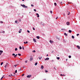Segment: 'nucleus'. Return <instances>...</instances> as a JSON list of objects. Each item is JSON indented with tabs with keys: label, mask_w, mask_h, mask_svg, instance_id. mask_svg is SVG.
Masks as SVG:
<instances>
[{
	"label": "nucleus",
	"mask_w": 80,
	"mask_h": 80,
	"mask_svg": "<svg viewBox=\"0 0 80 80\" xmlns=\"http://www.w3.org/2000/svg\"><path fill=\"white\" fill-rule=\"evenodd\" d=\"M21 6H22V7H23V8H28V7L25 6V5L24 4H21Z\"/></svg>",
	"instance_id": "obj_1"
},
{
	"label": "nucleus",
	"mask_w": 80,
	"mask_h": 80,
	"mask_svg": "<svg viewBox=\"0 0 80 80\" xmlns=\"http://www.w3.org/2000/svg\"><path fill=\"white\" fill-rule=\"evenodd\" d=\"M32 77V75H28L27 76V78H30Z\"/></svg>",
	"instance_id": "obj_2"
},
{
	"label": "nucleus",
	"mask_w": 80,
	"mask_h": 80,
	"mask_svg": "<svg viewBox=\"0 0 80 80\" xmlns=\"http://www.w3.org/2000/svg\"><path fill=\"white\" fill-rule=\"evenodd\" d=\"M33 60V58H30V61L31 62V61H32Z\"/></svg>",
	"instance_id": "obj_3"
},
{
	"label": "nucleus",
	"mask_w": 80,
	"mask_h": 80,
	"mask_svg": "<svg viewBox=\"0 0 80 80\" xmlns=\"http://www.w3.org/2000/svg\"><path fill=\"white\" fill-rule=\"evenodd\" d=\"M49 58H45V61H46V60H49Z\"/></svg>",
	"instance_id": "obj_4"
},
{
	"label": "nucleus",
	"mask_w": 80,
	"mask_h": 80,
	"mask_svg": "<svg viewBox=\"0 0 80 80\" xmlns=\"http://www.w3.org/2000/svg\"><path fill=\"white\" fill-rule=\"evenodd\" d=\"M66 24L67 25H70V22H68L66 23Z\"/></svg>",
	"instance_id": "obj_5"
},
{
	"label": "nucleus",
	"mask_w": 80,
	"mask_h": 80,
	"mask_svg": "<svg viewBox=\"0 0 80 80\" xmlns=\"http://www.w3.org/2000/svg\"><path fill=\"white\" fill-rule=\"evenodd\" d=\"M49 42H50V43H53V41L51 40L49 41Z\"/></svg>",
	"instance_id": "obj_6"
},
{
	"label": "nucleus",
	"mask_w": 80,
	"mask_h": 80,
	"mask_svg": "<svg viewBox=\"0 0 80 80\" xmlns=\"http://www.w3.org/2000/svg\"><path fill=\"white\" fill-rule=\"evenodd\" d=\"M2 53H3V51H0V55H2Z\"/></svg>",
	"instance_id": "obj_7"
},
{
	"label": "nucleus",
	"mask_w": 80,
	"mask_h": 80,
	"mask_svg": "<svg viewBox=\"0 0 80 80\" xmlns=\"http://www.w3.org/2000/svg\"><path fill=\"white\" fill-rule=\"evenodd\" d=\"M22 29H20L19 30V33H21L22 31Z\"/></svg>",
	"instance_id": "obj_8"
},
{
	"label": "nucleus",
	"mask_w": 80,
	"mask_h": 80,
	"mask_svg": "<svg viewBox=\"0 0 80 80\" xmlns=\"http://www.w3.org/2000/svg\"><path fill=\"white\" fill-rule=\"evenodd\" d=\"M8 65V63H6V64L4 66L6 68V67H7V65Z\"/></svg>",
	"instance_id": "obj_9"
},
{
	"label": "nucleus",
	"mask_w": 80,
	"mask_h": 80,
	"mask_svg": "<svg viewBox=\"0 0 80 80\" xmlns=\"http://www.w3.org/2000/svg\"><path fill=\"white\" fill-rule=\"evenodd\" d=\"M60 75H61V76H64V77H65V76H66V75H64V74H61Z\"/></svg>",
	"instance_id": "obj_10"
},
{
	"label": "nucleus",
	"mask_w": 80,
	"mask_h": 80,
	"mask_svg": "<svg viewBox=\"0 0 80 80\" xmlns=\"http://www.w3.org/2000/svg\"><path fill=\"white\" fill-rule=\"evenodd\" d=\"M33 40L34 42H37V41H36V39H33Z\"/></svg>",
	"instance_id": "obj_11"
},
{
	"label": "nucleus",
	"mask_w": 80,
	"mask_h": 80,
	"mask_svg": "<svg viewBox=\"0 0 80 80\" xmlns=\"http://www.w3.org/2000/svg\"><path fill=\"white\" fill-rule=\"evenodd\" d=\"M41 69H43V65H42L41 68Z\"/></svg>",
	"instance_id": "obj_12"
},
{
	"label": "nucleus",
	"mask_w": 80,
	"mask_h": 80,
	"mask_svg": "<svg viewBox=\"0 0 80 80\" xmlns=\"http://www.w3.org/2000/svg\"><path fill=\"white\" fill-rule=\"evenodd\" d=\"M36 15H37V17H40V16H39V14H38V13H37L36 14Z\"/></svg>",
	"instance_id": "obj_13"
},
{
	"label": "nucleus",
	"mask_w": 80,
	"mask_h": 80,
	"mask_svg": "<svg viewBox=\"0 0 80 80\" xmlns=\"http://www.w3.org/2000/svg\"><path fill=\"white\" fill-rule=\"evenodd\" d=\"M77 47L78 48V49H80V47L78 45L77 46Z\"/></svg>",
	"instance_id": "obj_14"
},
{
	"label": "nucleus",
	"mask_w": 80,
	"mask_h": 80,
	"mask_svg": "<svg viewBox=\"0 0 80 80\" xmlns=\"http://www.w3.org/2000/svg\"><path fill=\"white\" fill-rule=\"evenodd\" d=\"M17 65H18H18H14L13 66V67H17Z\"/></svg>",
	"instance_id": "obj_15"
},
{
	"label": "nucleus",
	"mask_w": 80,
	"mask_h": 80,
	"mask_svg": "<svg viewBox=\"0 0 80 80\" xmlns=\"http://www.w3.org/2000/svg\"><path fill=\"white\" fill-rule=\"evenodd\" d=\"M69 33H72V31H71V30H69Z\"/></svg>",
	"instance_id": "obj_16"
},
{
	"label": "nucleus",
	"mask_w": 80,
	"mask_h": 80,
	"mask_svg": "<svg viewBox=\"0 0 80 80\" xmlns=\"http://www.w3.org/2000/svg\"><path fill=\"white\" fill-rule=\"evenodd\" d=\"M37 38L38 39H39V38H40V37L38 36H37Z\"/></svg>",
	"instance_id": "obj_17"
},
{
	"label": "nucleus",
	"mask_w": 80,
	"mask_h": 80,
	"mask_svg": "<svg viewBox=\"0 0 80 80\" xmlns=\"http://www.w3.org/2000/svg\"><path fill=\"white\" fill-rule=\"evenodd\" d=\"M3 62H1V65H3Z\"/></svg>",
	"instance_id": "obj_18"
},
{
	"label": "nucleus",
	"mask_w": 80,
	"mask_h": 80,
	"mask_svg": "<svg viewBox=\"0 0 80 80\" xmlns=\"http://www.w3.org/2000/svg\"><path fill=\"white\" fill-rule=\"evenodd\" d=\"M38 64L37 62H36L35 64V66H36V65H37Z\"/></svg>",
	"instance_id": "obj_19"
},
{
	"label": "nucleus",
	"mask_w": 80,
	"mask_h": 80,
	"mask_svg": "<svg viewBox=\"0 0 80 80\" xmlns=\"http://www.w3.org/2000/svg\"><path fill=\"white\" fill-rule=\"evenodd\" d=\"M65 30V28H62L61 29V30Z\"/></svg>",
	"instance_id": "obj_20"
},
{
	"label": "nucleus",
	"mask_w": 80,
	"mask_h": 80,
	"mask_svg": "<svg viewBox=\"0 0 80 80\" xmlns=\"http://www.w3.org/2000/svg\"><path fill=\"white\" fill-rule=\"evenodd\" d=\"M3 77H4V76H3L2 77V78H1L0 80H2V79L3 78Z\"/></svg>",
	"instance_id": "obj_21"
},
{
	"label": "nucleus",
	"mask_w": 80,
	"mask_h": 80,
	"mask_svg": "<svg viewBox=\"0 0 80 80\" xmlns=\"http://www.w3.org/2000/svg\"><path fill=\"white\" fill-rule=\"evenodd\" d=\"M54 4L55 6H57V3H56V2H55Z\"/></svg>",
	"instance_id": "obj_22"
},
{
	"label": "nucleus",
	"mask_w": 80,
	"mask_h": 80,
	"mask_svg": "<svg viewBox=\"0 0 80 80\" xmlns=\"http://www.w3.org/2000/svg\"><path fill=\"white\" fill-rule=\"evenodd\" d=\"M57 58L58 60H59L60 59V57H57Z\"/></svg>",
	"instance_id": "obj_23"
},
{
	"label": "nucleus",
	"mask_w": 80,
	"mask_h": 80,
	"mask_svg": "<svg viewBox=\"0 0 80 80\" xmlns=\"http://www.w3.org/2000/svg\"><path fill=\"white\" fill-rule=\"evenodd\" d=\"M19 49H20V50L22 49V47L21 46L19 47Z\"/></svg>",
	"instance_id": "obj_24"
},
{
	"label": "nucleus",
	"mask_w": 80,
	"mask_h": 80,
	"mask_svg": "<svg viewBox=\"0 0 80 80\" xmlns=\"http://www.w3.org/2000/svg\"><path fill=\"white\" fill-rule=\"evenodd\" d=\"M17 50H18V49H17V48H16L15 49V51H17Z\"/></svg>",
	"instance_id": "obj_25"
},
{
	"label": "nucleus",
	"mask_w": 80,
	"mask_h": 80,
	"mask_svg": "<svg viewBox=\"0 0 80 80\" xmlns=\"http://www.w3.org/2000/svg\"><path fill=\"white\" fill-rule=\"evenodd\" d=\"M72 38L73 39L74 38V37L73 36H72Z\"/></svg>",
	"instance_id": "obj_26"
},
{
	"label": "nucleus",
	"mask_w": 80,
	"mask_h": 80,
	"mask_svg": "<svg viewBox=\"0 0 80 80\" xmlns=\"http://www.w3.org/2000/svg\"><path fill=\"white\" fill-rule=\"evenodd\" d=\"M64 35L66 36H67V34L66 33H64Z\"/></svg>",
	"instance_id": "obj_27"
},
{
	"label": "nucleus",
	"mask_w": 80,
	"mask_h": 80,
	"mask_svg": "<svg viewBox=\"0 0 80 80\" xmlns=\"http://www.w3.org/2000/svg\"><path fill=\"white\" fill-rule=\"evenodd\" d=\"M15 73H17V70H16L15 71Z\"/></svg>",
	"instance_id": "obj_28"
},
{
	"label": "nucleus",
	"mask_w": 80,
	"mask_h": 80,
	"mask_svg": "<svg viewBox=\"0 0 80 80\" xmlns=\"http://www.w3.org/2000/svg\"><path fill=\"white\" fill-rule=\"evenodd\" d=\"M25 75L24 74H23L22 75V77H23V76H24V75Z\"/></svg>",
	"instance_id": "obj_29"
},
{
	"label": "nucleus",
	"mask_w": 80,
	"mask_h": 80,
	"mask_svg": "<svg viewBox=\"0 0 80 80\" xmlns=\"http://www.w3.org/2000/svg\"><path fill=\"white\" fill-rule=\"evenodd\" d=\"M32 52L35 53V50H34V51H32Z\"/></svg>",
	"instance_id": "obj_30"
},
{
	"label": "nucleus",
	"mask_w": 80,
	"mask_h": 80,
	"mask_svg": "<svg viewBox=\"0 0 80 80\" xmlns=\"http://www.w3.org/2000/svg\"><path fill=\"white\" fill-rule=\"evenodd\" d=\"M16 57H17V56L16 55H15L14 56V58H16Z\"/></svg>",
	"instance_id": "obj_31"
},
{
	"label": "nucleus",
	"mask_w": 80,
	"mask_h": 80,
	"mask_svg": "<svg viewBox=\"0 0 80 80\" xmlns=\"http://www.w3.org/2000/svg\"><path fill=\"white\" fill-rule=\"evenodd\" d=\"M18 55H19V56H21V54L18 53Z\"/></svg>",
	"instance_id": "obj_32"
},
{
	"label": "nucleus",
	"mask_w": 80,
	"mask_h": 80,
	"mask_svg": "<svg viewBox=\"0 0 80 80\" xmlns=\"http://www.w3.org/2000/svg\"><path fill=\"white\" fill-rule=\"evenodd\" d=\"M31 7H34V5H33V4H31Z\"/></svg>",
	"instance_id": "obj_33"
},
{
	"label": "nucleus",
	"mask_w": 80,
	"mask_h": 80,
	"mask_svg": "<svg viewBox=\"0 0 80 80\" xmlns=\"http://www.w3.org/2000/svg\"><path fill=\"white\" fill-rule=\"evenodd\" d=\"M12 55L13 56H15V54L14 53H13V54H12Z\"/></svg>",
	"instance_id": "obj_34"
},
{
	"label": "nucleus",
	"mask_w": 80,
	"mask_h": 80,
	"mask_svg": "<svg viewBox=\"0 0 80 80\" xmlns=\"http://www.w3.org/2000/svg\"><path fill=\"white\" fill-rule=\"evenodd\" d=\"M22 49H23V50H24V47H23V46L22 47Z\"/></svg>",
	"instance_id": "obj_35"
},
{
	"label": "nucleus",
	"mask_w": 80,
	"mask_h": 80,
	"mask_svg": "<svg viewBox=\"0 0 80 80\" xmlns=\"http://www.w3.org/2000/svg\"><path fill=\"white\" fill-rule=\"evenodd\" d=\"M28 61V60H26L25 61V63H27Z\"/></svg>",
	"instance_id": "obj_36"
},
{
	"label": "nucleus",
	"mask_w": 80,
	"mask_h": 80,
	"mask_svg": "<svg viewBox=\"0 0 80 80\" xmlns=\"http://www.w3.org/2000/svg\"><path fill=\"white\" fill-rule=\"evenodd\" d=\"M3 21H1L0 22V23H3Z\"/></svg>",
	"instance_id": "obj_37"
},
{
	"label": "nucleus",
	"mask_w": 80,
	"mask_h": 80,
	"mask_svg": "<svg viewBox=\"0 0 80 80\" xmlns=\"http://www.w3.org/2000/svg\"><path fill=\"white\" fill-rule=\"evenodd\" d=\"M1 33H5V31H3V32H1Z\"/></svg>",
	"instance_id": "obj_38"
},
{
	"label": "nucleus",
	"mask_w": 80,
	"mask_h": 80,
	"mask_svg": "<svg viewBox=\"0 0 80 80\" xmlns=\"http://www.w3.org/2000/svg\"><path fill=\"white\" fill-rule=\"evenodd\" d=\"M27 32H28V33H30V31H29V30H27Z\"/></svg>",
	"instance_id": "obj_39"
},
{
	"label": "nucleus",
	"mask_w": 80,
	"mask_h": 80,
	"mask_svg": "<svg viewBox=\"0 0 80 80\" xmlns=\"http://www.w3.org/2000/svg\"><path fill=\"white\" fill-rule=\"evenodd\" d=\"M34 11L35 12H37V10H36V9H34Z\"/></svg>",
	"instance_id": "obj_40"
},
{
	"label": "nucleus",
	"mask_w": 80,
	"mask_h": 80,
	"mask_svg": "<svg viewBox=\"0 0 80 80\" xmlns=\"http://www.w3.org/2000/svg\"><path fill=\"white\" fill-rule=\"evenodd\" d=\"M69 58H71V56H69Z\"/></svg>",
	"instance_id": "obj_41"
},
{
	"label": "nucleus",
	"mask_w": 80,
	"mask_h": 80,
	"mask_svg": "<svg viewBox=\"0 0 80 80\" xmlns=\"http://www.w3.org/2000/svg\"><path fill=\"white\" fill-rule=\"evenodd\" d=\"M50 12L51 13H52V11H50Z\"/></svg>",
	"instance_id": "obj_42"
},
{
	"label": "nucleus",
	"mask_w": 80,
	"mask_h": 80,
	"mask_svg": "<svg viewBox=\"0 0 80 80\" xmlns=\"http://www.w3.org/2000/svg\"><path fill=\"white\" fill-rule=\"evenodd\" d=\"M45 72H46V73H47V72H48V71L46 70Z\"/></svg>",
	"instance_id": "obj_43"
},
{
	"label": "nucleus",
	"mask_w": 80,
	"mask_h": 80,
	"mask_svg": "<svg viewBox=\"0 0 80 80\" xmlns=\"http://www.w3.org/2000/svg\"><path fill=\"white\" fill-rule=\"evenodd\" d=\"M33 30H35V28H33Z\"/></svg>",
	"instance_id": "obj_44"
},
{
	"label": "nucleus",
	"mask_w": 80,
	"mask_h": 80,
	"mask_svg": "<svg viewBox=\"0 0 80 80\" xmlns=\"http://www.w3.org/2000/svg\"><path fill=\"white\" fill-rule=\"evenodd\" d=\"M15 23H17V21H15Z\"/></svg>",
	"instance_id": "obj_45"
},
{
	"label": "nucleus",
	"mask_w": 80,
	"mask_h": 80,
	"mask_svg": "<svg viewBox=\"0 0 80 80\" xmlns=\"http://www.w3.org/2000/svg\"><path fill=\"white\" fill-rule=\"evenodd\" d=\"M77 36H78V35H79V34H77Z\"/></svg>",
	"instance_id": "obj_46"
},
{
	"label": "nucleus",
	"mask_w": 80,
	"mask_h": 80,
	"mask_svg": "<svg viewBox=\"0 0 80 80\" xmlns=\"http://www.w3.org/2000/svg\"><path fill=\"white\" fill-rule=\"evenodd\" d=\"M60 3H61V4H63V3H62V2H61Z\"/></svg>",
	"instance_id": "obj_47"
},
{
	"label": "nucleus",
	"mask_w": 80,
	"mask_h": 80,
	"mask_svg": "<svg viewBox=\"0 0 80 80\" xmlns=\"http://www.w3.org/2000/svg\"><path fill=\"white\" fill-rule=\"evenodd\" d=\"M21 70H22V69L20 68V69H19V71H21Z\"/></svg>",
	"instance_id": "obj_48"
},
{
	"label": "nucleus",
	"mask_w": 80,
	"mask_h": 80,
	"mask_svg": "<svg viewBox=\"0 0 80 80\" xmlns=\"http://www.w3.org/2000/svg\"><path fill=\"white\" fill-rule=\"evenodd\" d=\"M26 43H28V42L26 41Z\"/></svg>",
	"instance_id": "obj_49"
},
{
	"label": "nucleus",
	"mask_w": 80,
	"mask_h": 80,
	"mask_svg": "<svg viewBox=\"0 0 80 80\" xmlns=\"http://www.w3.org/2000/svg\"><path fill=\"white\" fill-rule=\"evenodd\" d=\"M19 22H21V19H19Z\"/></svg>",
	"instance_id": "obj_50"
},
{
	"label": "nucleus",
	"mask_w": 80,
	"mask_h": 80,
	"mask_svg": "<svg viewBox=\"0 0 80 80\" xmlns=\"http://www.w3.org/2000/svg\"><path fill=\"white\" fill-rule=\"evenodd\" d=\"M48 54H47L46 55V57H48Z\"/></svg>",
	"instance_id": "obj_51"
},
{
	"label": "nucleus",
	"mask_w": 80,
	"mask_h": 80,
	"mask_svg": "<svg viewBox=\"0 0 80 80\" xmlns=\"http://www.w3.org/2000/svg\"><path fill=\"white\" fill-rule=\"evenodd\" d=\"M58 17H57V18H56V19H58Z\"/></svg>",
	"instance_id": "obj_52"
},
{
	"label": "nucleus",
	"mask_w": 80,
	"mask_h": 80,
	"mask_svg": "<svg viewBox=\"0 0 80 80\" xmlns=\"http://www.w3.org/2000/svg\"><path fill=\"white\" fill-rule=\"evenodd\" d=\"M39 58L40 59V60H41V58H40V57H39Z\"/></svg>",
	"instance_id": "obj_53"
},
{
	"label": "nucleus",
	"mask_w": 80,
	"mask_h": 80,
	"mask_svg": "<svg viewBox=\"0 0 80 80\" xmlns=\"http://www.w3.org/2000/svg\"><path fill=\"white\" fill-rule=\"evenodd\" d=\"M54 69H55V70H56V68H55L54 67Z\"/></svg>",
	"instance_id": "obj_54"
},
{
	"label": "nucleus",
	"mask_w": 80,
	"mask_h": 80,
	"mask_svg": "<svg viewBox=\"0 0 80 80\" xmlns=\"http://www.w3.org/2000/svg\"><path fill=\"white\" fill-rule=\"evenodd\" d=\"M68 15H70V13H69L68 14Z\"/></svg>",
	"instance_id": "obj_55"
},
{
	"label": "nucleus",
	"mask_w": 80,
	"mask_h": 80,
	"mask_svg": "<svg viewBox=\"0 0 80 80\" xmlns=\"http://www.w3.org/2000/svg\"><path fill=\"white\" fill-rule=\"evenodd\" d=\"M24 43L25 44H26V42H24Z\"/></svg>",
	"instance_id": "obj_56"
},
{
	"label": "nucleus",
	"mask_w": 80,
	"mask_h": 80,
	"mask_svg": "<svg viewBox=\"0 0 80 80\" xmlns=\"http://www.w3.org/2000/svg\"><path fill=\"white\" fill-rule=\"evenodd\" d=\"M16 55V56H17V55H18V54H17Z\"/></svg>",
	"instance_id": "obj_57"
},
{
	"label": "nucleus",
	"mask_w": 80,
	"mask_h": 80,
	"mask_svg": "<svg viewBox=\"0 0 80 80\" xmlns=\"http://www.w3.org/2000/svg\"><path fill=\"white\" fill-rule=\"evenodd\" d=\"M25 66L23 67V68H25Z\"/></svg>",
	"instance_id": "obj_58"
},
{
	"label": "nucleus",
	"mask_w": 80,
	"mask_h": 80,
	"mask_svg": "<svg viewBox=\"0 0 80 80\" xmlns=\"http://www.w3.org/2000/svg\"><path fill=\"white\" fill-rule=\"evenodd\" d=\"M22 1H23V2H24V0H22Z\"/></svg>",
	"instance_id": "obj_59"
},
{
	"label": "nucleus",
	"mask_w": 80,
	"mask_h": 80,
	"mask_svg": "<svg viewBox=\"0 0 80 80\" xmlns=\"http://www.w3.org/2000/svg\"><path fill=\"white\" fill-rule=\"evenodd\" d=\"M14 74H15V72H14Z\"/></svg>",
	"instance_id": "obj_60"
},
{
	"label": "nucleus",
	"mask_w": 80,
	"mask_h": 80,
	"mask_svg": "<svg viewBox=\"0 0 80 80\" xmlns=\"http://www.w3.org/2000/svg\"><path fill=\"white\" fill-rule=\"evenodd\" d=\"M41 58V59L42 58V57L41 58Z\"/></svg>",
	"instance_id": "obj_61"
},
{
	"label": "nucleus",
	"mask_w": 80,
	"mask_h": 80,
	"mask_svg": "<svg viewBox=\"0 0 80 80\" xmlns=\"http://www.w3.org/2000/svg\"><path fill=\"white\" fill-rule=\"evenodd\" d=\"M66 61H67V59H66Z\"/></svg>",
	"instance_id": "obj_62"
},
{
	"label": "nucleus",
	"mask_w": 80,
	"mask_h": 80,
	"mask_svg": "<svg viewBox=\"0 0 80 80\" xmlns=\"http://www.w3.org/2000/svg\"><path fill=\"white\" fill-rule=\"evenodd\" d=\"M69 13H70V12H69Z\"/></svg>",
	"instance_id": "obj_63"
},
{
	"label": "nucleus",
	"mask_w": 80,
	"mask_h": 80,
	"mask_svg": "<svg viewBox=\"0 0 80 80\" xmlns=\"http://www.w3.org/2000/svg\"><path fill=\"white\" fill-rule=\"evenodd\" d=\"M29 13H30V12Z\"/></svg>",
	"instance_id": "obj_64"
}]
</instances>
